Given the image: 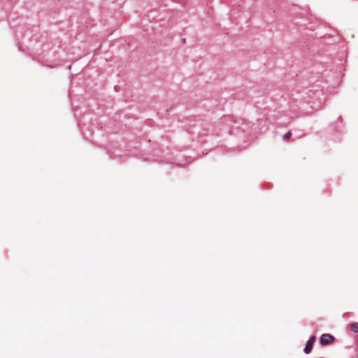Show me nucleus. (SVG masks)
Returning <instances> with one entry per match:
<instances>
[{
  "label": "nucleus",
  "instance_id": "1",
  "mask_svg": "<svg viewBox=\"0 0 358 358\" xmlns=\"http://www.w3.org/2000/svg\"><path fill=\"white\" fill-rule=\"evenodd\" d=\"M334 340V338L333 336L328 334H322V336L320 337V343L322 345H326L331 343Z\"/></svg>",
  "mask_w": 358,
  "mask_h": 358
},
{
  "label": "nucleus",
  "instance_id": "2",
  "mask_svg": "<svg viewBox=\"0 0 358 358\" xmlns=\"http://www.w3.org/2000/svg\"><path fill=\"white\" fill-rule=\"evenodd\" d=\"M315 340V336H313L307 341L306 347L304 348V352L306 354H308L311 352Z\"/></svg>",
  "mask_w": 358,
  "mask_h": 358
},
{
  "label": "nucleus",
  "instance_id": "3",
  "mask_svg": "<svg viewBox=\"0 0 358 358\" xmlns=\"http://www.w3.org/2000/svg\"><path fill=\"white\" fill-rule=\"evenodd\" d=\"M350 329L354 332H358V323L355 322L351 324Z\"/></svg>",
  "mask_w": 358,
  "mask_h": 358
},
{
  "label": "nucleus",
  "instance_id": "4",
  "mask_svg": "<svg viewBox=\"0 0 358 358\" xmlns=\"http://www.w3.org/2000/svg\"><path fill=\"white\" fill-rule=\"evenodd\" d=\"M292 132H291V131H287V133L283 136V138H284V139L287 140V139H289V138H290L292 137Z\"/></svg>",
  "mask_w": 358,
  "mask_h": 358
},
{
  "label": "nucleus",
  "instance_id": "5",
  "mask_svg": "<svg viewBox=\"0 0 358 358\" xmlns=\"http://www.w3.org/2000/svg\"><path fill=\"white\" fill-rule=\"evenodd\" d=\"M357 357H358V354H357Z\"/></svg>",
  "mask_w": 358,
  "mask_h": 358
}]
</instances>
